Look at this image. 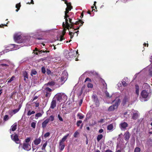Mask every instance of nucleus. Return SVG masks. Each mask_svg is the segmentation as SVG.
<instances>
[{"label":"nucleus","mask_w":152,"mask_h":152,"mask_svg":"<svg viewBox=\"0 0 152 152\" xmlns=\"http://www.w3.org/2000/svg\"><path fill=\"white\" fill-rule=\"evenodd\" d=\"M41 72L43 74H45L46 72L45 68L44 66L42 67Z\"/></svg>","instance_id":"nucleus-43"},{"label":"nucleus","mask_w":152,"mask_h":152,"mask_svg":"<svg viewBox=\"0 0 152 152\" xmlns=\"http://www.w3.org/2000/svg\"><path fill=\"white\" fill-rule=\"evenodd\" d=\"M22 37L20 35L18 34H15L14 36V39L15 41L18 43H21L24 42L21 41V38Z\"/></svg>","instance_id":"nucleus-4"},{"label":"nucleus","mask_w":152,"mask_h":152,"mask_svg":"<svg viewBox=\"0 0 152 152\" xmlns=\"http://www.w3.org/2000/svg\"><path fill=\"white\" fill-rule=\"evenodd\" d=\"M49 122V120L46 119L42 124V127L43 129L45 128Z\"/></svg>","instance_id":"nucleus-14"},{"label":"nucleus","mask_w":152,"mask_h":152,"mask_svg":"<svg viewBox=\"0 0 152 152\" xmlns=\"http://www.w3.org/2000/svg\"><path fill=\"white\" fill-rule=\"evenodd\" d=\"M65 19V23L64 24V22H63L62 24V26L63 27H65L67 29L69 30V27L70 26V25L68 23V18H64Z\"/></svg>","instance_id":"nucleus-11"},{"label":"nucleus","mask_w":152,"mask_h":152,"mask_svg":"<svg viewBox=\"0 0 152 152\" xmlns=\"http://www.w3.org/2000/svg\"><path fill=\"white\" fill-rule=\"evenodd\" d=\"M101 83H102L104 88L105 89H107V85L104 80H102L101 81Z\"/></svg>","instance_id":"nucleus-29"},{"label":"nucleus","mask_w":152,"mask_h":152,"mask_svg":"<svg viewBox=\"0 0 152 152\" xmlns=\"http://www.w3.org/2000/svg\"><path fill=\"white\" fill-rule=\"evenodd\" d=\"M135 92L137 95L138 96L139 95V88L138 85L137 84H136L135 85Z\"/></svg>","instance_id":"nucleus-20"},{"label":"nucleus","mask_w":152,"mask_h":152,"mask_svg":"<svg viewBox=\"0 0 152 152\" xmlns=\"http://www.w3.org/2000/svg\"><path fill=\"white\" fill-rule=\"evenodd\" d=\"M80 23L81 24L80 26H82L83 23H84V22L81 20H79L78 21H77L76 22H74V25H78L79 24V23Z\"/></svg>","instance_id":"nucleus-21"},{"label":"nucleus","mask_w":152,"mask_h":152,"mask_svg":"<svg viewBox=\"0 0 152 152\" xmlns=\"http://www.w3.org/2000/svg\"><path fill=\"white\" fill-rule=\"evenodd\" d=\"M120 103V99H118L116 100L115 103L110 106L108 108V111L109 112L113 111L117 109Z\"/></svg>","instance_id":"nucleus-1"},{"label":"nucleus","mask_w":152,"mask_h":152,"mask_svg":"<svg viewBox=\"0 0 152 152\" xmlns=\"http://www.w3.org/2000/svg\"><path fill=\"white\" fill-rule=\"evenodd\" d=\"M69 16L68 14H65L64 18H69Z\"/></svg>","instance_id":"nucleus-62"},{"label":"nucleus","mask_w":152,"mask_h":152,"mask_svg":"<svg viewBox=\"0 0 152 152\" xmlns=\"http://www.w3.org/2000/svg\"><path fill=\"white\" fill-rule=\"evenodd\" d=\"M122 83L123 86L124 87L128 85L127 83L125 81H123L122 82Z\"/></svg>","instance_id":"nucleus-54"},{"label":"nucleus","mask_w":152,"mask_h":152,"mask_svg":"<svg viewBox=\"0 0 152 152\" xmlns=\"http://www.w3.org/2000/svg\"><path fill=\"white\" fill-rule=\"evenodd\" d=\"M30 137L27 138L25 140L26 143H28V142H29L30 141Z\"/></svg>","instance_id":"nucleus-50"},{"label":"nucleus","mask_w":152,"mask_h":152,"mask_svg":"<svg viewBox=\"0 0 152 152\" xmlns=\"http://www.w3.org/2000/svg\"><path fill=\"white\" fill-rule=\"evenodd\" d=\"M8 116L7 115H5L4 116V118H3V120L4 121H6L8 119Z\"/></svg>","instance_id":"nucleus-46"},{"label":"nucleus","mask_w":152,"mask_h":152,"mask_svg":"<svg viewBox=\"0 0 152 152\" xmlns=\"http://www.w3.org/2000/svg\"><path fill=\"white\" fill-rule=\"evenodd\" d=\"M46 73L48 75H49L51 74V72L50 69H48L46 71Z\"/></svg>","instance_id":"nucleus-60"},{"label":"nucleus","mask_w":152,"mask_h":152,"mask_svg":"<svg viewBox=\"0 0 152 152\" xmlns=\"http://www.w3.org/2000/svg\"><path fill=\"white\" fill-rule=\"evenodd\" d=\"M88 81L90 82H91V80L90 78L88 77H87L85 80V82H86V81Z\"/></svg>","instance_id":"nucleus-56"},{"label":"nucleus","mask_w":152,"mask_h":152,"mask_svg":"<svg viewBox=\"0 0 152 152\" xmlns=\"http://www.w3.org/2000/svg\"><path fill=\"white\" fill-rule=\"evenodd\" d=\"M85 88V86H83L82 88H81L80 91V94H82L83 93V90Z\"/></svg>","instance_id":"nucleus-55"},{"label":"nucleus","mask_w":152,"mask_h":152,"mask_svg":"<svg viewBox=\"0 0 152 152\" xmlns=\"http://www.w3.org/2000/svg\"><path fill=\"white\" fill-rule=\"evenodd\" d=\"M35 113V112L34 111H31L30 110H29L27 113V115L30 116L31 114H34Z\"/></svg>","instance_id":"nucleus-39"},{"label":"nucleus","mask_w":152,"mask_h":152,"mask_svg":"<svg viewBox=\"0 0 152 152\" xmlns=\"http://www.w3.org/2000/svg\"><path fill=\"white\" fill-rule=\"evenodd\" d=\"M23 75L24 78H26L27 79L28 78V74L26 71H25L23 72Z\"/></svg>","instance_id":"nucleus-27"},{"label":"nucleus","mask_w":152,"mask_h":152,"mask_svg":"<svg viewBox=\"0 0 152 152\" xmlns=\"http://www.w3.org/2000/svg\"><path fill=\"white\" fill-rule=\"evenodd\" d=\"M77 116L79 117L80 119H82L84 117V116L82 114L80 113L77 114Z\"/></svg>","instance_id":"nucleus-34"},{"label":"nucleus","mask_w":152,"mask_h":152,"mask_svg":"<svg viewBox=\"0 0 152 152\" xmlns=\"http://www.w3.org/2000/svg\"><path fill=\"white\" fill-rule=\"evenodd\" d=\"M128 124L126 122H124L121 123L119 125V126L121 130L125 131L126 128L128 127Z\"/></svg>","instance_id":"nucleus-5"},{"label":"nucleus","mask_w":152,"mask_h":152,"mask_svg":"<svg viewBox=\"0 0 152 152\" xmlns=\"http://www.w3.org/2000/svg\"><path fill=\"white\" fill-rule=\"evenodd\" d=\"M59 146H61L60 149L61 151H62L64 148L65 145L64 143H59Z\"/></svg>","instance_id":"nucleus-31"},{"label":"nucleus","mask_w":152,"mask_h":152,"mask_svg":"<svg viewBox=\"0 0 152 152\" xmlns=\"http://www.w3.org/2000/svg\"><path fill=\"white\" fill-rule=\"evenodd\" d=\"M105 94L106 95V96L107 97H111V96H110V95H109V93L108 92H105Z\"/></svg>","instance_id":"nucleus-61"},{"label":"nucleus","mask_w":152,"mask_h":152,"mask_svg":"<svg viewBox=\"0 0 152 152\" xmlns=\"http://www.w3.org/2000/svg\"><path fill=\"white\" fill-rule=\"evenodd\" d=\"M45 90L46 91V92H50L52 91V89L50 88L49 87H47L45 88Z\"/></svg>","instance_id":"nucleus-48"},{"label":"nucleus","mask_w":152,"mask_h":152,"mask_svg":"<svg viewBox=\"0 0 152 152\" xmlns=\"http://www.w3.org/2000/svg\"><path fill=\"white\" fill-rule=\"evenodd\" d=\"M79 134V133L77 131H76L74 134L73 136L74 137L76 138L77 137V135Z\"/></svg>","instance_id":"nucleus-41"},{"label":"nucleus","mask_w":152,"mask_h":152,"mask_svg":"<svg viewBox=\"0 0 152 152\" xmlns=\"http://www.w3.org/2000/svg\"><path fill=\"white\" fill-rule=\"evenodd\" d=\"M69 22L70 23V26L69 28H73L74 30L78 29L80 27H78L77 28H75L74 27V22L72 21V19L70 18H69Z\"/></svg>","instance_id":"nucleus-10"},{"label":"nucleus","mask_w":152,"mask_h":152,"mask_svg":"<svg viewBox=\"0 0 152 152\" xmlns=\"http://www.w3.org/2000/svg\"><path fill=\"white\" fill-rule=\"evenodd\" d=\"M140 148L138 147L135 148L134 149V152H140Z\"/></svg>","instance_id":"nucleus-42"},{"label":"nucleus","mask_w":152,"mask_h":152,"mask_svg":"<svg viewBox=\"0 0 152 152\" xmlns=\"http://www.w3.org/2000/svg\"><path fill=\"white\" fill-rule=\"evenodd\" d=\"M63 96L64 100L66 101L67 99V96L64 94L58 93L56 94L53 98L57 100L59 102H61L62 100V96Z\"/></svg>","instance_id":"nucleus-3"},{"label":"nucleus","mask_w":152,"mask_h":152,"mask_svg":"<svg viewBox=\"0 0 152 152\" xmlns=\"http://www.w3.org/2000/svg\"><path fill=\"white\" fill-rule=\"evenodd\" d=\"M37 74V72L36 70L34 69H33L31 70V76H33V75H36Z\"/></svg>","instance_id":"nucleus-37"},{"label":"nucleus","mask_w":152,"mask_h":152,"mask_svg":"<svg viewBox=\"0 0 152 152\" xmlns=\"http://www.w3.org/2000/svg\"><path fill=\"white\" fill-rule=\"evenodd\" d=\"M21 5L20 3L16 5V8H17V9L16 10V12H18V10L20 9Z\"/></svg>","instance_id":"nucleus-36"},{"label":"nucleus","mask_w":152,"mask_h":152,"mask_svg":"<svg viewBox=\"0 0 152 152\" xmlns=\"http://www.w3.org/2000/svg\"><path fill=\"white\" fill-rule=\"evenodd\" d=\"M103 136L102 134L98 135L97 137V141L99 142L103 137Z\"/></svg>","instance_id":"nucleus-33"},{"label":"nucleus","mask_w":152,"mask_h":152,"mask_svg":"<svg viewBox=\"0 0 152 152\" xmlns=\"http://www.w3.org/2000/svg\"><path fill=\"white\" fill-rule=\"evenodd\" d=\"M139 117L138 112L136 111L135 113H133L132 115V119L136 120Z\"/></svg>","instance_id":"nucleus-15"},{"label":"nucleus","mask_w":152,"mask_h":152,"mask_svg":"<svg viewBox=\"0 0 152 152\" xmlns=\"http://www.w3.org/2000/svg\"><path fill=\"white\" fill-rule=\"evenodd\" d=\"M15 77L14 76H12L8 81V83H9L12 82L14 80Z\"/></svg>","instance_id":"nucleus-47"},{"label":"nucleus","mask_w":152,"mask_h":152,"mask_svg":"<svg viewBox=\"0 0 152 152\" xmlns=\"http://www.w3.org/2000/svg\"><path fill=\"white\" fill-rule=\"evenodd\" d=\"M10 47L11 46H13V47L12 48H20L19 46H18V45H16L15 44H12L10 45Z\"/></svg>","instance_id":"nucleus-40"},{"label":"nucleus","mask_w":152,"mask_h":152,"mask_svg":"<svg viewBox=\"0 0 152 152\" xmlns=\"http://www.w3.org/2000/svg\"><path fill=\"white\" fill-rule=\"evenodd\" d=\"M76 53H77V51L75 52V51H72L69 52L68 51H67L65 55V57L67 59L71 60L72 58H74L75 57Z\"/></svg>","instance_id":"nucleus-2"},{"label":"nucleus","mask_w":152,"mask_h":152,"mask_svg":"<svg viewBox=\"0 0 152 152\" xmlns=\"http://www.w3.org/2000/svg\"><path fill=\"white\" fill-rule=\"evenodd\" d=\"M148 91L145 90H143L141 93V95L143 98H146L148 97Z\"/></svg>","instance_id":"nucleus-9"},{"label":"nucleus","mask_w":152,"mask_h":152,"mask_svg":"<svg viewBox=\"0 0 152 152\" xmlns=\"http://www.w3.org/2000/svg\"><path fill=\"white\" fill-rule=\"evenodd\" d=\"M69 135V134H68L64 136L61 140H60L59 143H64V142L66 140Z\"/></svg>","instance_id":"nucleus-19"},{"label":"nucleus","mask_w":152,"mask_h":152,"mask_svg":"<svg viewBox=\"0 0 152 152\" xmlns=\"http://www.w3.org/2000/svg\"><path fill=\"white\" fill-rule=\"evenodd\" d=\"M124 139L125 140L128 141L130 137V133L129 131L125 132L124 135Z\"/></svg>","instance_id":"nucleus-13"},{"label":"nucleus","mask_w":152,"mask_h":152,"mask_svg":"<svg viewBox=\"0 0 152 152\" xmlns=\"http://www.w3.org/2000/svg\"><path fill=\"white\" fill-rule=\"evenodd\" d=\"M22 148L24 150L27 151H29L31 149V145L28 143H23Z\"/></svg>","instance_id":"nucleus-6"},{"label":"nucleus","mask_w":152,"mask_h":152,"mask_svg":"<svg viewBox=\"0 0 152 152\" xmlns=\"http://www.w3.org/2000/svg\"><path fill=\"white\" fill-rule=\"evenodd\" d=\"M35 107H38L39 106V103L38 102H36L35 103Z\"/></svg>","instance_id":"nucleus-63"},{"label":"nucleus","mask_w":152,"mask_h":152,"mask_svg":"<svg viewBox=\"0 0 152 152\" xmlns=\"http://www.w3.org/2000/svg\"><path fill=\"white\" fill-rule=\"evenodd\" d=\"M36 123L35 122H32L31 123V127L33 128H35L36 126Z\"/></svg>","instance_id":"nucleus-49"},{"label":"nucleus","mask_w":152,"mask_h":152,"mask_svg":"<svg viewBox=\"0 0 152 152\" xmlns=\"http://www.w3.org/2000/svg\"><path fill=\"white\" fill-rule=\"evenodd\" d=\"M67 76L65 75L64 76H62L61 78V82L65 81L67 79Z\"/></svg>","instance_id":"nucleus-25"},{"label":"nucleus","mask_w":152,"mask_h":152,"mask_svg":"<svg viewBox=\"0 0 152 152\" xmlns=\"http://www.w3.org/2000/svg\"><path fill=\"white\" fill-rule=\"evenodd\" d=\"M150 87L149 85L147 83H144L142 86V88L147 89H148Z\"/></svg>","instance_id":"nucleus-30"},{"label":"nucleus","mask_w":152,"mask_h":152,"mask_svg":"<svg viewBox=\"0 0 152 152\" xmlns=\"http://www.w3.org/2000/svg\"><path fill=\"white\" fill-rule=\"evenodd\" d=\"M13 134H12L11 135L12 139L15 141L16 143L17 144H19V142H18L19 141V139L18 138V135L16 134H15L13 137Z\"/></svg>","instance_id":"nucleus-8"},{"label":"nucleus","mask_w":152,"mask_h":152,"mask_svg":"<svg viewBox=\"0 0 152 152\" xmlns=\"http://www.w3.org/2000/svg\"><path fill=\"white\" fill-rule=\"evenodd\" d=\"M51 95V93L49 92H46V94H45V96L47 97H49Z\"/></svg>","instance_id":"nucleus-52"},{"label":"nucleus","mask_w":152,"mask_h":152,"mask_svg":"<svg viewBox=\"0 0 152 152\" xmlns=\"http://www.w3.org/2000/svg\"><path fill=\"white\" fill-rule=\"evenodd\" d=\"M82 121L81 120L77 121V126L78 127H79L80 126V124H82Z\"/></svg>","instance_id":"nucleus-45"},{"label":"nucleus","mask_w":152,"mask_h":152,"mask_svg":"<svg viewBox=\"0 0 152 152\" xmlns=\"http://www.w3.org/2000/svg\"><path fill=\"white\" fill-rule=\"evenodd\" d=\"M113 125L111 124L107 126V129L108 130L111 131L113 129Z\"/></svg>","instance_id":"nucleus-26"},{"label":"nucleus","mask_w":152,"mask_h":152,"mask_svg":"<svg viewBox=\"0 0 152 152\" xmlns=\"http://www.w3.org/2000/svg\"><path fill=\"white\" fill-rule=\"evenodd\" d=\"M55 117L53 115H50L49 118H47L49 120V122L50 121H53L54 120Z\"/></svg>","instance_id":"nucleus-28"},{"label":"nucleus","mask_w":152,"mask_h":152,"mask_svg":"<svg viewBox=\"0 0 152 152\" xmlns=\"http://www.w3.org/2000/svg\"><path fill=\"white\" fill-rule=\"evenodd\" d=\"M92 98L94 99V102L95 103V105L96 107H98L99 106V100L96 95H93Z\"/></svg>","instance_id":"nucleus-7"},{"label":"nucleus","mask_w":152,"mask_h":152,"mask_svg":"<svg viewBox=\"0 0 152 152\" xmlns=\"http://www.w3.org/2000/svg\"><path fill=\"white\" fill-rule=\"evenodd\" d=\"M50 52L49 51L45 50V51L43 50H41L38 51L39 54L42 53H49Z\"/></svg>","instance_id":"nucleus-44"},{"label":"nucleus","mask_w":152,"mask_h":152,"mask_svg":"<svg viewBox=\"0 0 152 152\" xmlns=\"http://www.w3.org/2000/svg\"><path fill=\"white\" fill-rule=\"evenodd\" d=\"M50 133L49 132H48L46 133L44 135V137L45 138H46L50 136Z\"/></svg>","instance_id":"nucleus-53"},{"label":"nucleus","mask_w":152,"mask_h":152,"mask_svg":"<svg viewBox=\"0 0 152 152\" xmlns=\"http://www.w3.org/2000/svg\"><path fill=\"white\" fill-rule=\"evenodd\" d=\"M41 141L40 137L38 138H36L34 141V144L36 145H38L39 144Z\"/></svg>","instance_id":"nucleus-17"},{"label":"nucleus","mask_w":152,"mask_h":152,"mask_svg":"<svg viewBox=\"0 0 152 152\" xmlns=\"http://www.w3.org/2000/svg\"><path fill=\"white\" fill-rule=\"evenodd\" d=\"M42 114L41 113H37L35 115V118L36 119H37L38 118L41 117L42 116Z\"/></svg>","instance_id":"nucleus-35"},{"label":"nucleus","mask_w":152,"mask_h":152,"mask_svg":"<svg viewBox=\"0 0 152 152\" xmlns=\"http://www.w3.org/2000/svg\"><path fill=\"white\" fill-rule=\"evenodd\" d=\"M21 107V105H20L19 106L18 108L13 110L12 112L14 113V114H15L17 113L20 109Z\"/></svg>","instance_id":"nucleus-23"},{"label":"nucleus","mask_w":152,"mask_h":152,"mask_svg":"<svg viewBox=\"0 0 152 152\" xmlns=\"http://www.w3.org/2000/svg\"><path fill=\"white\" fill-rule=\"evenodd\" d=\"M87 87L88 88H92L93 87V85L90 83H88L87 84Z\"/></svg>","instance_id":"nucleus-51"},{"label":"nucleus","mask_w":152,"mask_h":152,"mask_svg":"<svg viewBox=\"0 0 152 152\" xmlns=\"http://www.w3.org/2000/svg\"><path fill=\"white\" fill-rule=\"evenodd\" d=\"M66 9L69 10H71L72 9V7L71 6V3L69 2L68 3V4H67V7Z\"/></svg>","instance_id":"nucleus-24"},{"label":"nucleus","mask_w":152,"mask_h":152,"mask_svg":"<svg viewBox=\"0 0 152 152\" xmlns=\"http://www.w3.org/2000/svg\"><path fill=\"white\" fill-rule=\"evenodd\" d=\"M58 118L60 121H63V119L62 118V117L61 116L60 114H58Z\"/></svg>","instance_id":"nucleus-57"},{"label":"nucleus","mask_w":152,"mask_h":152,"mask_svg":"<svg viewBox=\"0 0 152 152\" xmlns=\"http://www.w3.org/2000/svg\"><path fill=\"white\" fill-rule=\"evenodd\" d=\"M55 82L54 81H50L45 84V86H49L51 87L53 86L55 84Z\"/></svg>","instance_id":"nucleus-16"},{"label":"nucleus","mask_w":152,"mask_h":152,"mask_svg":"<svg viewBox=\"0 0 152 152\" xmlns=\"http://www.w3.org/2000/svg\"><path fill=\"white\" fill-rule=\"evenodd\" d=\"M70 10H69L67 9H66V11L65 12V14H68L69 13V11Z\"/></svg>","instance_id":"nucleus-64"},{"label":"nucleus","mask_w":152,"mask_h":152,"mask_svg":"<svg viewBox=\"0 0 152 152\" xmlns=\"http://www.w3.org/2000/svg\"><path fill=\"white\" fill-rule=\"evenodd\" d=\"M47 144V141H46L43 144L42 147L41 148L42 150H45V148Z\"/></svg>","instance_id":"nucleus-38"},{"label":"nucleus","mask_w":152,"mask_h":152,"mask_svg":"<svg viewBox=\"0 0 152 152\" xmlns=\"http://www.w3.org/2000/svg\"><path fill=\"white\" fill-rule=\"evenodd\" d=\"M129 97L127 96H125L124 97L122 101V104L124 105H125L127 102L129 101Z\"/></svg>","instance_id":"nucleus-18"},{"label":"nucleus","mask_w":152,"mask_h":152,"mask_svg":"<svg viewBox=\"0 0 152 152\" xmlns=\"http://www.w3.org/2000/svg\"><path fill=\"white\" fill-rule=\"evenodd\" d=\"M17 126V124L15 123L11 127V130L12 131H14L16 130Z\"/></svg>","instance_id":"nucleus-22"},{"label":"nucleus","mask_w":152,"mask_h":152,"mask_svg":"<svg viewBox=\"0 0 152 152\" xmlns=\"http://www.w3.org/2000/svg\"><path fill=\"white\" fill-rule=\"evenodd\" d=\"M75 30H73V31L71 32L70 31H69V35L70 36V39H72L74 36V34H75V32L74 31Z\"/></svg>","instance_id":"nucleus-32"},{"label":"nucleus","mask_w":152,"mask_h":152,"mask_svg":"<svg viewBox=\"0 0 152 152\" xmlns=\"http://www.w3.org/2000/svg\"><path fill=\"white\" fill-rule=\"evenodd\" d=\"M64 35H62L60 36V41H61L63 40L64 39Z\"/></svg>","instance_id":"nucleus-59"},{"label":"nucleus","mask_w":152,"mask_h":152,"mask_svg":"<svg viewBox=\"0 0 152 152\" xmlns=\"http://www.w3.org/2000/svg\"><path fill=\"white\" fill-rule=\"evenodd\" d=\"M64 28L63 31L62 32V35H64L66 33V29H67L65 27H64Z\"/></svg>","instance_id":"nucleus-58"},{"label":"nucleus","mask_w":152,"mask_h":152,"mask_svg":"<svg viewBox=\"0 0 152 152\" xmlns=\"http://www.w3.org/2000/svg\"><path fill=\"white\" fill-rule=\"evenodd\" d=\"M56 99H54V98H53L50 104V108L52 109H54L56 106Z\"/></svg>","instance_id":"nucleus-12"}]
</instances>
